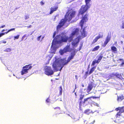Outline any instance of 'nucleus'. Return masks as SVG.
Listing matches in <instances>:
<instances>
[{
	"instance_id": "nucleus-35",
	"label": "nucleus",
	"mask_w": 124,
	"mask_h": 124,
	"mask_svg": "<svg viewBox=\"0 0 124 124\" xmlns=\"http://www.w3.org/2000/svg\"><path fill=\"white\" fill-rule=\"evenodd\" d=\"M121 28L122 29H124V21L122 22Z\"/></svg>"
},
{
	"instance_id": "nucleus-47",
	"label": "nucleus",
	"mask_w": 124,
	"mask_h": 124,
	"mask_svg": "<svg viewBox=\"0 0 124 124\" xmlns=\"http://www.w3.org/2000/svg\"><path fill=\"white\" fill-rule=\"evenodd\" d=\"M120 108L119 107L116 108L115 109V110L116 111H118V110H119V111Z\"/></svg>"
},
{
	"instance_id": "nucleus-16",
	"label": "nucleus",
	"mask_w": 124,
	"mask_h": 124,
	"mask_svg": "<svg viewBox=\"0 0 124 124\" xmlns=\"http://www.w3.org/2000/svg\"><path fill=\"white\" fill-rule=\"evenodd\" d=\"M111 49L112 52L116 53L117 52V49L115 46H113L111 47Z\"/></svg>"
},
{
	"instance_id": "nucleus-37",
	"label": "nucleus",
	"mask_w": 124,
	"mask_h": 124,
	"mask_svg": "<svg viewBox=\"0 0 124 124\" xmlns=\"http://www.w3.org/2000/svg\"><path fill=\"white\" fill-rule=\"evenodd\" d=\"M88 74V71H86L85 72V78H86L87 76V74Z\"/></svg>"
},
{
	"instance_id": "nucleus-26",
	"label": "nucleus",
	"mask_w": 124,
	"mask_h": 124,
	"mask_svg": "<svg viewBox=\"0 0 124 124\" xmlns=\"http://www.w3.org/2000/svg\"><path fill=\"white\" fill-rule=\"evenodd\" d=\"M121 113L124 112V107L120 108L119 111Z\"/></svg>"
},
{
	"instance_id": "nucleus-10",
	"label": "nucleus",
	"mask_w": 124,
	"mask_h": 124,
	"mask_svg": "<svg viewBox=\"0 0 124 124\" xmlns=\"http://www.w3.org/2000/svg\"><path fill=\"white\" fill-rule=\"evenodd\" d=\"M58 8L57 5H56L54 7H52L50 9V11L49 14H51L53 13L55 11H56Z\"/></svg>"
},
{
	"instance_id": "nucleus-52",
	"label": "nucleus",
	"mask_w": 124,
	"mask_h": 124,
	"mask_svg": "<svg viewBox=\"0 0 124 124\" xmlns=\"http://www.w3.org/2000/svg\"><path fill=\"white\" fill-rule=\"evenodd\" d=\"M9 32V30H8L7 31L5 32L4 33H4V35L5 34H7L8 33V32Z\"/></svg>"
},
{
	"instance_id": "nucleus-3",
	"label": "nucleus",
	"mask_w": 124,
	"mask_h": 124,
	"mask_svg": "<svg viewBox=\"0 0 124 124\" xmlns=\"http://www.w3.org/2000/svg\"><path fill=\"white\" fill-rule=\"evenodd\" d=\"M91 0H85V5H82L79 11L78 15H83L87 11L88 9L90 8L91 5L89 2Z\"/></svg>"
},
{
	"instance_id": "nucleus-9",
	"label": "nucleus",
	"mask_w": 124,
	"mask_h": 124,
	"mask_svg": "<svg viewBox=\"0 0 124 124\" xmlns=\"http://www.w3.org/2000/svg\"><path fill=\"white\" fill-rule=\"evenodd\" d=\"M94 83L92 82H90L88 85L86 91L88 92H90L92 89Z\"/></svg>"
},
{
	"instance_id": "nucleus-12",
	"label": "nucleus",
	"mask_w": 124,
	"mask_h": 124,
	"mask_svg": "<svg viewBox=\"0 0 124 124\" xmlns=\"http://www.w3.org/2000/svg\"><path fill=\"white\" fill-rule=\"evenodd\" d=\"M100 97V96H99L98 97H94V96H90L89 97L87 98H86L84 100V101H83V104H85L86 103V102L88 101V100L92 98H93V99H96L97 98H99Z\"/></svg>"
},
{
	"instance_id": "nucleus-45",
	"label": "nucleus",
	"mask_w": 124,
	"mask_h": 124,
	"mask_svg": "<svg viewBox=\"0 0 124 124\" xmlns=\"http://www.w3.org/2000/svg\"><path fill=\"white\" fill-rule=\"evenodd\" d=\"M116 73L114 74L113 73L111 75V77H115V75H116Z\"/></svg>"
},
{
	"instance_id": "nucleus-43",
	"label": "nucleus",
	"mask_w": 124,
	"mask_h": 124,
	"mask_svg": "<svg viewBox=\"0 0 124 124\" xmlns=\"http://www.w3.org/2000/svg\"><path fill=\"white\" fill-rule=\"evenodd\" d=\"M40 3L41 5L42 6L44 4V3L42 1L40 2Z\"/></svg>"
},
{
	"instance_id": "nucleus-44",
	"label": "nucleus",
	"mask_w": 124,
	"mask_h": 124,
	"mask_svg": "<svg viewBox=\"0 0 124 124\" xmlns=\"http://www.w3.org/2000/svg\"><path fill=\"white\" fill-rule=\"evenodd\" d=\"M15 28H13L9 30V32H10V31H13V30H15Z\"/></svg>"
},
{
	"instance_id": "nucleus-60",
	"label": "nucleus",
	"mask_w": 124,
	"mask_h": 124,
	"mask_svg": "<svg viewBox=\"0 0 124 124\" xmlns=\"http://www.w3.org/2000/svg\"><path fill=\"white\" fill-rule=\"evenodd\" d=\"M123 37L124 38V36H123Z\"/></svg>"
},
{
	"instance_id": "nucleus-2",
	"label": "nucleus",
	"mask_w": 124,
	"mask_h": 124,
	"mask_svg": "<svg viewBox=\"0 0 124 124\" xmlns=\"http://www.w3.org/2000/svg\"><path fill=\"white\" fill-rule=\"evenodd\" d=\"M70 38L64 32H62L61 35H58L53 40V42L58 44H61L63 43H67L69 42Z\"/></svg>"
},
{
	"instance_id": "nucleus-59",
	"label": "nucleus",
	"mask_w": 124,
	"mask_h": 124,
	"mask_svg": "<svg viewBox=\"0 0 124 124\" xmlns=\"http://www.w3.org/2000/svg\"><path fill=\"white\" fill-rule=\"evenodd\" d=\"M44 37H42V39L44 38Z\"/></svg>"
},
{
	"instance_id": "nucleus-40",
	"label": "nucleus",
	"mask_w": 124,
	"mask_h": 124,
	"mask_svg": "<svg viewBox=\"0 0 124 124\" xmlns=\"http://www.w3.org/2000/svg\"><path fill=\"white\" fill-rule=\"evenodd\" d=\"M41 35H40V36H39L37 38V40H38V41H39V40H40V38H41Z\"/></svg>"
},
{
	"instance_id": "nucleus-54",
	"label": "nucleus",
	"mask_w": 124,
	"mask_h": 124,
	"mask_svg": "<svg viewBox=\"0 0 124 124\" xmlns=\"http://www.w3.org/2000/svg\"><path fill=\"white\" fill-rule=\"evenodd\" d=\"M124 64V62H122V63H121V65H123Z\"/></svg>"
},
{
	"instance_id": "nucleus-25",
	"label": "nucleus",
	"mask_w": 124,
	"mask_h": 124,
	"mask_svg": "<svg viewBox=\"0 0 124 124\" xmlns=\"http://www.w3.org/2000/svg\"><path fill=\"white\" fill-rule=\"evenodd\" d=\"M12 50L10 48H7L5 49V50H4V52H9L11 51Z\"/></svg>"
},
{
	"instance_id": "nucleus-13",
	"label": "nucleus",
	"mask_w": 124,
	"mask_h": 124,
	"mask_svg": "<svg viewBox=\"0 0 124 124\" xmlns=\"http://www.w3.org/2000/svg\"><path fill=\"white\" fill-rule=\"evenodd\" d=\"M111 39V37L108 35L107 38L105 40L104 42L103 45V46L105 47L106 46L107 44V43L109 42L110 41Z\"/></svg>"
},
{
	"instance_id": "nucleus-30",
	"label": "nucleus",
	"mask_w": 124,
	"mask_h": 124,
	"mask_svg": "<svg viewBox=\"0 0 124 124\" xmlns=\"http://www.w3.org/2000/svg\"><path fill=\"white\" fill-rule=\"evenodd\" d=\"M84 97V95H82L81 94L80 95V98L79 99V100H82V99Z\"/></svg>"
},
{
	"instance_id": "nucleus-46",
	"label": "nucleus",
	"mask_w": 124,
	"mask_h": 124,
	"mask_svg": "<svg viewBox=\"0 0 124 124\" xmlns=\"http://www.w3.org/2000/svg\"><path fill=\"white\" fill-rule=\"evenodd\" d=\"M4 35V33H0V38Z\"/></svg>"
},
{
	"instance_id": "nucleus-27",
	"label": "nucleus",
	"mask_w": 124,
	"mask_h": 124,
	"mask_svg": "<svg viewBox=\"0 0 124 124\" xmlns=\"http://www.w3.org/2000/svg\"><path fill=\"white\" fill-rule=\"evenodd\" d=\"M98 39L96 37L93 40V42H92V44H93L97 41Z\"/></svg>"
},
{
	"instance_id": "nucleus-55",
	"label": "nucleus",
	"mask_w": 124,
	"mask_h": 124,
	"mask_svg": "<svg viewBox=\"0 0 124 124\" xmlns=\"http://www.w3.org/2000/svg\"><path fill=\"white\" fill-rule=\"evenodd\" d=\"M120 61H124V59H120L119 60Z\"/></svg>"
},
{
	"instance_id": "nucleus-18",
	"label": "nucleus",
	"mask_w": 124,
	"mask_h": 124,
	"mask_svg": "<svg viewBox=\"0 0 124 124\" xmlns=\"http://www.w3.org/2000/svg\"><path fill=\"white\" fill-rule=\"evenodd\" d=\"M103 33L101 32H100L99 33L98 36H97L96 37L98 39L102 38L103 37Z\"/></svg>"
},
{
	"instance_id": "nucleus-5",
	"label": "nucleus",
	"mask_w": 124,
	"mask_h": 124,
	"mask_svg": "<svg viewBox=\"0 0 124 124\" xmlns=\"http://www.w3.org/2000/svg\"><path fill=\"white\" fill-rule=\"evenodd\" d=\"M75 54L76 52L75 51H73V52H72L71 53L70 55L69 56L67 60V61L66 62L63 64L62 65V66L61 67V69H60V70H61L62 69L64 66L66 65L71 60L73 59L74 56L75 55Z\"/></svg>"
},
{
	"instance_id": "nucleus-39",
	"label": "nucleus",
	"mask_w": 124,
	"mask_h": 124,
	"mask_svg": "<svg viewBox=\"0 0 124 124\" xmlns=\"http://www.w3.org/2000/svg\"><path fill=\"white\" fill-rule=\"evenodd\" d=\"M26 35H24L22 38V40H23V39H24V38L26 37Z\"/></svg>"
},
{
	"instance_id": "nucleus-8",
	"label": "nucleus",
	"mask_w": 124,
	"mask_h": 124,
	"mask_svg": "<svg viewBox=\"0 0 124 124\" xmlns=\"http://www.w3.org/2000/svg\"><path fill=\"white\" fill-rule=\"evenodd\" d=\"M81 39L80 36H78L75 38L73 40L71 43L72 46L74 47H76L78 45V43L79 42L80 39Z\"/></svg>"
},
{
	"instance_id": "nucleus-49",
	"label": "nucleus",
	"mask_w": 124,
	"mask_h": 124,
	"mask_svg": "<svg viewBox=\"0 0 124 124\" xmlns=\"http://www.w3.org/2000/svg\"><path fill=\"white\" fill-rule=\"evenodd\" d=\"M82 46V45L79 47V50H78L79 51H80L81 49Z\"/></svg>"
},
{
	"instance_id": "nucleus-28",
	"label": "nucleus",
	"mask_w": 124,
	"mask_h": 124,
	"mask_svg": "<svg viewBox=\"0 0 124 124\" xmlns=\"http://www.w3.org/2000/svg\"><path fill=\"white\" fill-rule=\"evenodd\" d=\"M59 53L61 55H63L64 53H66V52H65V51H64V49H63V50H61L59 51Z\"/></svg>"
},
{
	"instance_id": "nucleus-61",
	"label": "nucleus",
	"mask_w": 124,
	"mask_h": 124,
	"mask_svg": "<svg viewBox=\"0 0 124 124\" xmlns=\"http://www.w3.org/2000/svg\"><path fill=\"white\" fill-rule=\"evenodd\" d=\"M75 95H76V93H75Z\"/></svg>"
},
{
	"instance_id": "nucleus-1",
	"label": "nucleus",
	"mask_w": 124,
	"mask_h": 124,
	"mask_svg": "<svg viewBox=\"0 0 124 124\" xmlns=\"http://www.w3.org/2000/svg\"><path fill=\"white\" fill-rule=\"evenodd\" d=\"M75 11L72 10H69L66 13L64 19H62L57 27V30L59 29L63 26L67 21H70L72 18L74 16Z\"/></svg>"
},
{
	"instance_id": "nucleus-4",
	"label": "nucleus",
	"mask_w": 124,
	"mask_h": 124,
	"mask_svg": "<svg viewBox=\"0 0 124 124\" xmlns=\"http://www.w3.org/2000/svg\"><path fill=\"white\" fill-rule=\"evenodd\" d=\"M31 65V64L27 65L23 67L22 69L21 72V74L22 75H23L28 72V70L31 69L32 67V66Z\"/></svg>"
},
{
	"instance_id": "nucleus-48",
	"label": "nucleus",
	"mask_w": 124,
	"mask_h": 124,
	"mask_svg": "<svg viewBox=\"0 0 124 124\" xmlns=\"http://www.w3.org/2000/svg\"><path fill=\"white\" fill-rule=\"evenodd\" d=\"M57 16H54V18H53V20L54 21H55V20H56V17H57Z\"/></svg>"
},
{
	"instance_id": "nucleus-14",
	"label": "nucleus",
	"mask_w": 124,
	"mask_h": 124,
	"mask_svg": "<svg viewBox=\"0 0 124 124\" xmlns=\"http://www.w3.org/2000/svg\"><path fill=\"white\" fill-rule=\"evenodd\" d=\"M86 27L83 28L82 29V31L81 32V35L83 38L85 37L86 36V34L87 32L85 31V28Z\"/></svg>"
},
{
	"instance_id": "nucleus-33",
	"label": "nucleus",
	"mask_w": 124,
	"mask_h": 124,
	"mask_svg": "<svg viewBox=\"0 0 124 124\" xmlns=\"http://www.w3.org/2000/svg\"><path fill=\"white\" fill-rule=\"evenodd\" d=\"M54 109H57V110L60 112L61 111V109L59 107H57L54 108Z\"/></svg>"
},
{
	"instance_id": "nucleus-11",
	"label": "nucleus",
	"mask_w": 124,
	"mask_h": 124,
	"mask_svg": "<svg viewBox=\"0 0 124 124\" xmlns=\"http://www.w3.org/2000/svg\"><path fill=\"white\" fill-rule=\"evenodd\" d=\"M77 32V31L75 30L72 32L70 34V36L69 37L70 39L69 40V42H70L72 40L73 38V37L74 35H75Z\"/></svg>"
},
{
	"instance_id": "nucleus-6",
	"label": "nucleus",
	"mask_w": 124,
	"mask_h": 124,
	"mask_svg": "<svg viewBox=\"0 0 124 124\" xmlns=\"http://www.w3.org/2000/svg\"><path fill=\"white\" fill-rule=\"evenodd\" d=\"M88 14H86L82 17V19L81 20L80 22V24L81 27V29L83 28L84 23L88 21Z\"/></svg>"
},
{
	"instance_id": "nucleus-50",
	"label": "nucleus",
	"mask_w": 124,
	"mask_h": 124,
	"mask_svg": "<svg viewBox=\"0 0 124 124\" xmlns=\"http://www.w3.org/2000/svg\"><path fill=\"white\" fill-rule=\"evenodd\" d=\"M5 26V25H3L2 26H1L0 27V28H4Z\"/></svg>"
},
{
	"instance_id": "nucleus-22",
	"label": "nucleus",
	"mask_w": 124,
	"mask_h": 124,
	"mask_svg": "<svg viewBox=\"0 0 124 124\" xmlns=\"http://www.w3.org/2000/svg\"><path fill=\"white\" fill-rule=\"evenodd\" d=\"M100 48V46H95L93 49V51H94L97 50Z\"/></svg>"
},
{
	"instance_id": "nucleus-57",
	"label": "nucleus",
	"mask_w": 124,
	"mask_h": 124,
	"mask_svg": "<svg viewBox=\"0 0 124 124\" xmlns=\"http://www.w3.org/2000/svg\"><path fill=\"white\" fill-rule=\"evenodd\" d=\"M82 86L83 87H84V85L83 84H82Z\"/></svg>"
},
{
	"instance_id": "nucleus-7",
	"label": "nucleus",
	"mask_w": 124,
	"mask_h": 124,
	"mask_svg": "<svg viewBox=\"0 0 124 124\" xmlns=\"http://www.w3.org/2000/svg\"><path fill=\"white\" fill-rule=\"evenodd\" d=\"M45 74L47 75H51L53 74L54 71L52 69L51 67L46 66V67Z\"/></svg>"
},
{
	"instance_id": "nucleus-21",
	"label": "nucleus",
	"mask_w": 124,
	"mask_h": 124,
	"mask_svg": "<svg viewBox=\"0 0 124 124\" xmlns=\"http://www.w3.org/2000/svg\"><path fill=\"white\" fill-rule=\"evenodd\" d=\"M121 113L119 111L117 113L116 116V118L118 120L119 118L121 116Z\"/></svg>"
},
{
	"instance_id": "nucleus-53",
	"label": "nucleus",
	"mask_w": 124,
	"mask_h": 124,
	"mask_svg": "<svg viewBox=\"0 0 124 124\" xmlns=\"http://www.w3.org/2000/svg\"><path fill=\"white\" fill-rule=\"evenodd\" d=\"M31 25H30V26H27V28H30L31 27Z\"/></svg>"
},
{
	"instance_id": "nucleus-23",
	"label": "nucleus",
	"mask_w": 124,
	"mask_h": 124,
	"mask_svg": "<svg viewBox=\"0 0 124 124\" xmlns=\"http://www.w3.org/2000/svg\"><path fill=\"white\" fill-rule=\"evenodd\" d=\"M52 66L53 67L54 69V70H55L56 71L58 70L57 69V67L55 64H53Z\"/></svg>"
},
{
	"instance_id": "nucleus-38",
	"label": "nucleus",
	"mask_w": 124,
	"mask_h": 124,
	"mask_svg": "<svg viewBox=\"0 0 124 124\" xmlns=\"http://www.w3.org/2000/svg\"><path fill=\"white\" fill-rule=\"evenodd\" d=\"M50 99H49V98L48 97L47 98L46 100V101L47 102H50Z\"/></svg>"
},
{
	"instance_id": "nucleus-36",
	"label": "nucleus",
	"mask_w": 124,
	"mask_h": 124,
	"mask_svg": "<svg viewBox=\"0 0 124 124\" xmlns=\"http://www.w3.org/2000/svg\"><path fill=\"white\" fill-rule=\"evenodd\" d=\"M19 35H17L16 36H15L14 37V39H18L19 38Z\"/></svg>"
},
{
	"instance_id": "nucleus-31",
	"label": "nucleus",
	"mask_w": 124,
	"mask_h": 124,
	"mask_svg": "<svg viewBox=\"0 0 124 124\" xmlns=\"http://www.w3.org/2000/svg\"><path fill=\"white\" fill-rule=\"evenodd\" d=\"M60 88V92H59V95H61L62 94V87L61 86H60L59 87Z\"/></svg>"
},
{
	"instance_id": "nucleus-58",
	"label": "nucleus",
	"mask_w": 124,
	"mask_h": 124,
	"mask_svg": "<svg viewBox=\"0 0 124 124\" xmlns=\"http://www.w3.org/2000/svg\"><path fill=\"white\" fill-rule=\"evenodd\" d=\"M6 41H3V43H6Z\"/></svg>"
},
{
	"instance_id": "nucleus-17",
	"label": "nucleus",
	"mask_w": 124,
	"mask_h": 124,
	"mask_svg": "<svg viewBox=\"0 0 124 124\" xmlns=\"http://www.w3.org/2000/svg\"><path fill=\"white\" fill-rule=\"evenodd\" d=\"M124 98V97L123 95H121L117 96V100L118 101H121L123 100Z\"/></svg>"
},
{
	"instance_id": "nucleus-19",
	"label": "nucleus",
	"mask_w": 124,
	"mask_h": 124,
	"mask_svg": "<svg viewBox=\"0 0 124 124\" xmlns=\"http://www.w3.org/2000/svg\"><path fill=\"white\" fill-rule=\"evenodd\" d=\"M103 54H100V56L99 57L98 59L97 60L99 63L101 61V60L103 58Z\"/></svg>"
},
{
	"instance_id": "nucleus-29",
	"label": "nucleus",
	"mask_w": 124,
	"mask_h": 124,
	"mask_svg": "<svg viewBox=\"0 0 124 124\" xmlns=\"http://www.w3.org/2000/svg\"><path fill=\"white\" fill-rule=\"evenodd\" d=\"M90 113V110L89 109H87L84 111V113L86 114H88Z\"/></svg>"
},
{
	"instance_id": "nucleus-34",
	"label": "nucleus",
	"mask_w": 124,
	"mask_h": 124,
	"mask_svg": "<svg viewBox=\"0 0 124 124\" xmlns=\"http://www.w3.org/2000/svg\"><path fill=\"white\" fill-rule=\"evenodd\" d=\"M80 101L79 102V105L80 108H81L82 106V104H83V102L82 101V100H80Z\"/></svg>"
},
{
	"instance_id": "nucleus-51",
	"label": "nucleus",
	"mask_w": 124,
	"mask_h": 124,
	"mask_svg": "<svg viewBox=\"0 0 124 124\" xmlns=\"http://www.w3.org/2000/svg\"><path fill=\"white\" fill-rule=\"evenodd\" d=\"M119 123H123V124H124V121H121L119 122Z\"/></svg>"
},
{
	"instance_id": "nucleus-32",
	"label": "nucleus",
	"mask_w": 124,
	"mask_h": 124,
	"mask_svg": "<svg viewBox=\"0 0 124 124\" xmlns=\"http://www.w3.org/2000/svg\"><path fill=\"white\" fill-rule=\"evenodd\" d=\"M116 75L115 77H116L118 78H120L121 77V75L120 74H119L117 73H116Z\"/></svg>"
},
{
	"instance_id": "nucleus-56",
	"label": "nucleus",
	"mask_w": 124,
	"mask_h": 124,
	"mask_svg": "<svg viewBox=\"0 0 124 124\" xmlns=\"http://www.w3.org/2000/svg\"><path fill=\"white\" fill-rule=\"evenodd\" d=\"M5 31V29H3V30H2V32H3V31Z\"/></svg>"
},
{
	"instance_id": "nucleus-41",
	"label": "nucleus",
	"mask_w": 124,
	"mask_h": 124,
	"mask_svg": "<svg viewBox=\"0 0 124 124\" xmlns=\"http://www.w3.org/2000/svg\"><path fill=\"white\" fill-rule=\"evenodd\" d=\"M29 18V16L26 15L25 16V19H28Z\"/></svg>"
},
{
	"instance_id": "nucleus-24",
	"label": "nucleus",
	"mask_w": 124,
	"mask_h": 124,
	"mask_svg": "<svg viewBox=\"0 0 124 124\" xmlns=\"http://www.w3.org/2000/svg\"><path fill=\"white\" fill-rule=\"evenodd\" d=\"M99 63V62L96 60H94L93 62L92 63L91 66H94L95 64L96 63Z\"/></svg>"
},
{
	"instance_id": "nucleus-15",
	"label": "nucleus",
	"mask_w": 124,
	"mask_h": 124,
	"mask_svg": "<svg viewBox=\"0 0 124 124\" xmlns=\"http://www.w3.org/2000/svg\"><path fill=\"white\" fill-rule=\"evenodd\" d=\"M65 51V52H70L71 51V49L70 48V45L66 46L64 48Z\"/></svg>"
},
{
	"instance_id": "nucleus-20",
	"label": "nucleus",
	"mask_w": 124,
	"mask_h": 124,
	"mask_svg": "<svg viewBox=\"0 0 124 124\" xmlns=\"http://www.w3.org/2000/svg\"><path fill=\"white\" fill-rule=\"evenodd\" d=\"M96 68V67L94 66L91 68L89 73V75H90L92 73L94 70Z\"/></svg>"
},
{
	"instance_id": "nucleus-42",
	"label": "nucleus",
	"mask_w": 124,
	"mask_h": 124,
	"mask_svg": "<svg viewBox=\"0 0 124 124\" xmlns=\"http://www.w3.org/2000/svg\"><path fill=\"white\" fill-rule=\"evenodd\" d=\"M56 34V32L55 31L54 32V33H53V38H54V37Z\"/></svg>"
}]
</instances>
